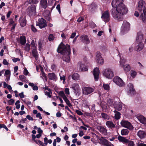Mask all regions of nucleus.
<instances>
[{"label": "nucleus", "instance_id": "1", "mask_svg": "<svg viewBox=\"0 0 146 146\" xmlns=\"http://www.w3.org/2000/svg\"><path fill=\"white\" fill-rule=\"evenodd\" d=\"M124 0H113L111 5L113 8L111 11L112 17L116 21L123 19V16L128 12L126 6L123 3Z\"/></svg>", "mask_w": 146, "mask_h": 146}, {"label": "nucleus", "instance_id": "2", "mask_svg": "<svg viewBox=\"0 0 146 146\" xmlns=\"http://www.w3.org/2000/svg\"><path fill=\"white\" fill-rule=\"evenodd\" d=\"M57 50L58 53L63 54V59L64 61L67 62H69L70 52V46L69 45L66 44L65 46L63 44L61 43L59 45Z\"/></svg>", "mask_w": 146, "mask_h": 146}, {"label": "nucleus", "instance_id": "3", "mask_svg": "<svg viewBox=\"0 0 146 146\" xmlns=\"http://www.w3.org/2000/svg\"><path fill=\"white\" fill-rule=\"evenodd\" d=\"M137 8L139 12L141 19L143 22L146 23V4L143 0H139L137 4Z\"/></svg>", "mask_w": 146, "mask_h": 146}, {"label": "nucleus", "instance_id": "4", "mask_svg": "<svg viewBox=\"0 0 146 146\" xmlns=\"http://www.w3.org/2000/svg\"><path fill=\"white\" fill-rule=\"evenodd\" d=\"M103 74L106 78L111 79L114 76L113 70L110 68L105 69L103 72Z\"/></svg>", "mask_w": 146, "mask_h": 146}, {"label": "nucleus", "instance_id": "5", "mask_svg": "<svg viewBox=\"0 0 146 146\" xmlns=\"http://www.w3.org/2000/svg\"><path fill=\"white\" fill-rule=\"evenodd\" d=\"M130 28L129 23L126 21H123L121 28V34L123 35L125 33H127L129 30Z\"/></svg>", "mask_w": 146, "mask_h": 146}, {"label": "nucleus", "instance_id": "6", "mask_svg": "<svg viewBox=\"0 0 146 146\" xmlns=\"http://www.w3.org/2000/svg\"><path fill=\"white\" fill-rule=\"evenodd\" d=\"M36 6L35 5L30 6L27 9L28 14L30 16L35 15L36 13Z\"/></svg>", "mask_w": 146, "mask_h": 146}, {"label": "nucleus", "instance_id": "7", "mask_svg": "<svg viewBox=\"0 0 146 146\" xmlns=\"http://www.w3.org/2000/svg\"><path fill=\"white\" fill-rule=\"evenodd\" d=\"M113 82L119 86L122 87L125 85V83L122 79L117 76H115L113 79Z\"/></svg>", "mask_w": 146, "mask_h": 146}, {"label": "nucleus", "instance_id": "8", "mask_svg": "<svg viewBox=\"0 0 146 146\" xmlns=\"http://www.w3.org/2000/svg\"><path fill=\"white\" fill-rule=\"evenodd\" d=\"M94 89L91 87H85L82 89V93L83 95H88L94 92Z\"/></svg>", "mask_w": 146, "mask_h": 146}, {"label": "nucleus", "instance_id": "9", "mask_svg": "<svg viewBox=\"0 0 146 146\" xmlns=\"http://www.w3.org/2000/svg\"><path fill=\"white\" fill-rule=\"evenodd\" d=\"M121 124L123 127H125L130 130H132L133 128L131 123L127 121H122L121 122Z\"/></svg>", "mask_w": 146, "mask_h": 146}, {"label": "nucleus", "instance_id": "10", "mask_svg": "<svg viewBox=\"0 0 146 146\" xmlns=\"http://www.w3.org/2000/svg\"><path fill=\"white\" fill-rule=\"evenodd\" d=\"M38 22L36 23V26H38L40 29L45 27L47 26L46 21L41 18L38 20Z\"/></svg>", "mask_w": 146, "mask_h": 146}, {"label": "nucleus", "instance_id": "11", "mask_svg": "<svg viewBox=\"0 0 146 146\" xmlns=\"http://www.w3.org/2000/svg\"><path fill=\"white\" fill-rule=\"evenodd\" d=\"M101 18L106 22H108L110 18V15L109 12L108 11H104L102 14Z\"/></svg>", "mask_w": 146, "mask_h": 146}, {"label": "nucleus", "instance_id": "12", "mask_svg": "<svg viewBox=\"0 0 146 146\" xmlns=\"http://www.w3.org/2000/svg\"><path fill=\"white\" fill-rule=\"evenodd\" d=\"M73 90L74 92L76 95H79L81 93L80 88L78 84H73L72 87Z\"/></svg>", "mask_w": 146, "mask_h": 146}, {"label": "nucleus", "instance_id": "13", "mask_svg": "<svg viewBox=\"0 0 146 146\" xmlns=\"http://www.w3.org/2000/svg\"><path fill=\"white\" fill-rule=\"evenodd\" d=\"M144 45L142 42H137L135 45V49L137 51H140L143 48Z\"/></svg>", "mask_w": 146, "mask_h": 146}, {"label": "nucleus", "instance_id": "14", "mask_svg": "<svg viewBox=\"0 0 146 146\" xmlns=\"http://www.w3.org/2000/svg\"><path fill=\"white\" fill-rule=\"evenodd\" d=\"M123 105L121 103L115 102L113 104V106L116 110L120 111L122 109Z\"/></svg>", "mask_w": 146, "mask_h": 146}, {"label": "nucleus", "instance_id": "15", "mask_svg": "<svg viewBox=\"0 0 146 146\" xmlns=\"http://www.w3.org/2000/svg\"><path fill=\"white\" fill-rule=\"evenodd\" d=\"M99 73L100 71L99 68L97 67L95 68L93 71V74L94 79L96 81L98 80Z\"/></svg>", "mask_w": 146, "mask_h": 146}, {"label": "nucleus", "instance_id": "16", "mask_svg": "<svg viewBox=\"0 0 146 146\" xmlns=\"http://www.w3.org/2000/svg\"><path fill=\"white\" fill-rule=\"evenodd\" d=\"M80 40L86 44H88L90 42V39L87 35H83L81 36Z\"/></svg>", "mask_w": 146, "mask_h": 146}, {"label": "nucleus", "instance_id": "17", "mask_svg": "<svg viewBox=\"0 0 146 146\" xmlns=\"http://www.w3.org/2000/svg\"><path fill=\"white\" fill-rule=\"evenodd\" d=\"M48 76L49 79L54 81H56L57 79L56 75L53 73H49Z\"/></svg>", "mask_w": 146, "mask_h": 146}, {"label": "nucleus", "instance_id": "18", "mask_svg": "<svg viewBox=\"0 0 146 146\" xmlns=\"http://www.w3.org/2000/svg\"><path fill=\"white\" fill-rule=\"evenodd\" d=\"M137 118L139 121L141 123L146 124V118L142 115H139L137 116Z\"/></svg>", "mask_w": 146, "mask_h": 146}, {"label": "nucleus", "instance_id": "19", "mask_svg": "<svg viewBox=\"0 0 146 146\" xmlns=\"http://www.w3.org/2000/svg\"><path fill=\"white\" fill-rule=\"evenodd\" d=\"M20 25L22 27L25 26L26 24V21L25 18L24 16H21L19 20Z\"/></svg>", "mask_w": 146, "mask_h": 146}, {"label": "nucleus", "instance_id": "20", "mask_svg": "<svg viewBox=\"0 0 146 146\" xmlns=\"http://www.w3.org/2000/svg\"><path fill=\"white\" fill-rule=\"evenodd\" d=\"M40 6L42 8L45 9L48 6V3L46 0H40Z\"/></svg>", "mask_w": 146, "mask_h": 146}, {"label": "nucleus", "instance_id": "21", "mask_svg": "<svg viewBox=\"0 0 146 146\" xmlns=\"http://www.w3.org/2000/svg\"><path fill=\"white\" fill-rule=\"evenodd\" d=\"M143 39V35L142 33L139 32L137 33L136 37V42H142V41Z\"/></svg>", "mask_w": 146, "mask_h": 146}, {"label": "nucleus", "instance_id": "22", "mask_svg": "<svg viewBox=\"0 0 146 146\" xmlns=\"http://www.w3.org/2000/svg\"><path fill=\"white\" fill-rule=\"evenodd\" d=\"M98 129L104 135L107 134V130L106 128L101 126H98Z\"/></svg>", "mask_w": 146, "mask_h": 146}, {"label": "nucleus", "instance_id": "23", "mask_svg": "<svg viewBox=\"0 0 146 146\" xmlns=\"http://www.w3.org/2000/svg\"><path fill=\"white\" fill-rule=\"evenodd\" d=\"M137 135L141 139L145 137L146 136V133L143 131L139 130L137 133Z\"/></svg>", "mask_w": 146, "mask_h": 146}, {"label": "nucleus", "instance_id": "24", "mask_svg": "<svg viewBox=\"0 0 146 146\" xmlns=\"http://www.w3.org/2000/svg\"><path fill=\"white\" fill-rule=\"evenodd\" d=\"M78 66L80 68V70H82L83 71H86L88 70L86 66L81 62H78Z\"/></svg>", "mask_w": 146, "mask_h": 146}, {"label": "nucleus", "instance_id": "25", "mask_svg": "<svg viewBox=\"0 0 146 146\" xmlns=\"http://www.w3.org/2000/svg\"><path fill=\"white\" fill-rule=\"evenodd\" d=\"M45 95L48 96V97H51L52 94L51 90L48 88H45L44 91Z\"/></svg>", "mask_w": 146, "mask_h": 146}, {"label": "nucleus", "instance_id": "26", "mask_svg": "<svg viewBox=\"0 0 146 146\" xmlns=\"http://www.w3.org/2000/svg\"><path fill=\"white\" fill-rule=\"evenodd\" d=\"M106 125L109 128L112 129L115 127V125L111 121H108L106 123Z\"/></svg>", "mask_w": 146, "mask_h": 146}, {"label": "nucleus", "instance_id": "27", "mask_svg": "<svg viewBox=\"0 0 146 146\" xmlns=\"http://www.w3.org/2000/svg\"><path fill=\"white\" fill-rule=\"evenodd\" d=\"M119 141L120 142H122L124 143H127L128 142V139H126L125 137L119 136L117 137Z\"/></svg>", "mask_w": 146, "mask_h": 146}, {"label": "nucleus", "instance_id": "28", "mask_svg": "<svg viewBox=\"0 0 146 146\" xmlns=\"http://www.w3.org/2000/svg\"><path fill=\"white\" fill-rule=\"evenodd\" d=\"M128 87L129 88V92L131 94H133L135 92V90L133 89V85L131 83H129L128 85Z\"/></svg>", "mask_w": 146, "mask_h": 146}, {"label": "nucleus", "instance_id": "29", "mask_svg": "<svg viewBox=\"0 0 146 146\" xmlns=\"http://www.w3.org/2000/svg\"><path fill=\"white\" fill-rule=\"evenodd\" d=\"M20 41L22 45H24L26 42L25 37L23 36H21L20 38Z\"/></svg>", "mask_w": 146, "mask_h": 146}, {"label": "nucleus", "instance_id": "30", "mask_svg": "<svg viewBox=\"0 0 146 146\" xmlns=\"http://www.w3.org/2000/svg\"><path fill=\"white\" fill-rule=\"evenodd\" d=\"M113 112L115 113L114 117L115 119H119L120 118V115H121L120 113L116 110L114 111Z\"/></svg>", "mask_w": 146, "mask_h": 146}, {"label": "nucleus", "instance_id": "31", "mask_svg": "<svg viewBox=\"0 0 146 146\" xmlns=\"http://www.w3.org/2000/svg\"><path fill=\"white\" fill-rule=\"evenodd\" d=\"M96 61L99 64L102 65L104 63V60L102 57L96 58Z\"/></svg>", "mask_w": 146, "mask_h": 146}, {"label": "nucleus", "instance_id": "32", "mask_svg": "<svg viewBox=\"0 0 146 146\" xmlns=\"http://www.w3.org/2000/svg\"><path fill=\"white\" fill-rule=\"evenodd\" d=\"M129 132V131L127 129H123L121 131V135H128Z\"/></svg>", "mask_w": 146, "mask_h": 146}, {"label": "nucleus", "instance_id": "33", "mask_svg": "<svg viewBox=\"0 0 146 146\" xmlns=\"http://www.w3.org/2000/svg\"><path fill=\"white\" fill-rule=\"evenodd\" d=\"M72 78L74 80H78L79 79V76L77 73H75L72 76Z\"/></svg>", "mask_w": 146, "mask_h": 146}, {"label": "nucleus", "instance_id": "34", "mask_svg": "<svg viewBox=\"0 0 146 146\" xmlns=\"http://www.w3.org/2000/svg\"><path fill=\"white\" fill-rule=\"evenodd\" d=\"M39 2L38 0H29V3L30 4H36Z\"/></svg>", "mask_w": 146, "mask_h": 146}, {"label": "nucleus", "instance_id": "35", "mask_svg": "<svg viewBox=\"0 0 146 146\" xmlns=\"http://www.w3.org/2000/svg\"><path fill=\"white\" fill-rule=\"evenodd\" d=\"M124 70L126 71H129L130 70V66L128 64H126L123 66Z\"/></svg>", "mask_w": 146, "mask_h": 146}, {"label": "nucleus", "instance_id": "36", "mask_svg": "<svg viewBox=\"0 0 146 146\" xmlns=\"http://www.w3.org/2000/svg\"><path fill=\"white\" fill-rule=\"evenodd\" d=\"M32 53L33 56H34L36 58H38V54L36 50V49H33Z\"/></svg>", "mask_w": 146, "mask_h": 146}, {"label": "nucleus", "instance_id": "37", "mask_svg": "<svg viewBox=\"0 0 146 146\" xmlns=\"http://www.w3.org/2000/svg\"><path fill=\"white\" fill-rule=\"evenodd\" d=\"M101 115L102 117L105 119L108 120L110 118V116L105 113H102L101 114Z\"/></svg>", "mask_w": 146, "mask_h": 146}, {"label": "nucleus", "instance_id": "38", "mask_svg": "<svg viewBox=\"0 0 146 146\" xmlns=\"http://www.w3.org/2000/svg\"><path fill=\"white\" fill-rule=\"evenodd\" d=\"M63 100L65 101L66 104L69 106V107H70L72 106V105L66 97L64 98Z\"/></svg>", "mask_w": 146, "mask_h": 146}, {"label": "nucleus", "instance_id": "39", "mask_svg": "<svg viewBox=\"0 0 146 146\" xmlns=\"http://www.w3.org/2000/svg\"><path fill=\"white\" fill-rule=\"evenodd\" d=\"M40 77L42 78V79H46V74L42 70H41V73L40 74Z\"/></svg>", "mask_w": 146, "mask_h": 146}, {"label": "nucleus", "instance_id": "40", "mask_svg": "<svg viewBox=\"0 0 146 146\" xmlns=\"http://www.w3.org/2000/svg\"><path fill=\"white\" fill-rule=\"evenodd\" d=\"M59 95L64 99L66 97L63 91H60L59 92Z\"/></svg>", "mask_w": 146, "mask_h": 146}, {"label": "nucleus", "instance_id": "41", "mask_svg": "<svg viewBox=\"0 0 146 146\" xmlns=\"http://www.w3.org/2000/svg\"><path fill=\"white\" fill-rule=\"evenodd\" d=\"M127 143H128V146H135L134 143L132 141H129L128 140V142Z\"/></svg>", "mask_w": 146, "mask_h": 146}, {"label": "nucleus", "instance_id": "42", "mask_svg": "<svg viewBox=\"0 0 146 146\" xmlns=\"http://www.w3.org/2000/svg\"><path fill=\"white\" fill-rule=\"evenodd\" d=\"M103 87L104 89L107 90H109L110 86L109 85L104 84L103 85Z\"/></svg>", "mask_w": 146, "mask_h": 146}, {"label": "nucleus", "instance_id": "43", "mask_svg": "<svg viewBox=\"0 0 146 146\" xmlns=\"http://www.w3.org/2000/svg\"><path fill=\"white\" fill-rule=\"evenodd\" d=\"M137 74L136 72L134 71L131 70V76L133 78H134Z\"/></svg>", "mask_w": 146, "mask_h": 146}, {"label": "nucleus", "instance_id": "44", "mask_svg": "<svg viewBox=\"0 0 146 146\" xmlns=\"http://www.w3.org/2000/svg\"><path fill=\"white\" fill-rule=\"evenodd\" d=\"M101 53L99 51H98L96 53V58H99L102 57Z\"/></svg>", "mask_w": 146, "mask_h": 146}, {"label": "nucleus", "instance_id": "45", "mask_svg": "<svg viewBox=\"0 0 146 146\" xmlns=\"http://www.w3.org/2000/svg\"><path fill=\"white\" fill-rule=\"evenodd\" d=\"M31 46L32 47H34L33 49H36V46L35 42L34 40H33L31 42Z\"/></svg>", "mask_w": 146, "mask_h": 146}, {"label": "nucleus", "instance_id": "46", "mask_svg": "<svg viewBox=\"0 0 146 146\" xmlns=\"http://www.w3.org/2000/svg\"><path fill=\"white\" fill-rule=\"evenodd\" d=\"M48 39L49 41L52 40L54 39V36L52 34H50L48 36Z\"/></svg>", "mask_w": 146, "mask_h": 146}, {"label": "nucleus", "instance_id": "47", "mask_svg": "<svg viewBox=\"0 0 146 146\" xmlns=\"http://www.w3.org/2000/svg\"><path fill=\"white\" fill-rule=\"evenodd\" d=\"M14 100L13 99H11L8 102L9 105H13L14 104Z\"/></svg>", "mask_w": 146, "mask_h": 146}, {"label": "nucleus", "instance_id": "48", "mask_svg": "<svg viewBox=\"0 0 146 146\" xmlns=\"http://www.w3.org/2000/svg\"><path fill=\"white\" fill-rule=\"evenodd\" d=\"M9 75H10V71L9 70H5V76H7Z\"/></svg>", "mask_w": 146, "mask_h": 146}, {"label": "nucleus", "instance_id": "49", "mask_svg": "<svg viewBox=\"0 0 146 146\" xmlns=\"http://www.w3.org/2000/svg\"><path fill=\"white\" fill-rule=\"evenodd\" d=\"M60 79L61 80H62L63 81V83H64V82L66 80V78L65 76L64 75L62 76H60Z\"/></svg>", "mask_w": 146, "mask_h": 146}, {"label": "nucleus", "instance_id": "50", "mask_svg": "<svg viewBox=\"0 0 146 146\" xmlns=\"http://www.w3.org/2000/svg\"><path fill=\"white\" fill-rule=\"evenodd\" d=\"M31 29L34 32H37V30L36 29L35 27L33 25H32L31 26Z\"/></svg>", "mask_w": 146, "mask_h": 146}, {"label": "nucleus", "instance_id": "51", "mask_svg": "<svg viewBox=\"0 0 146 146\" xmlns=\"http://www.w3.org/2000/svg\"><path fill=\"white\" fill-rule=\"evenodd\" d=\"M19 78L21 81H23V80L25 79L26 77L23 75H21L19 76Z\"/></svg>", "mask_w": 146, "mask_h": 146}, {"label": "nucleus", "instance_id": "52", "mask_svg": "<svg viewBox=\"0 0 146 146\" xmlns=\"http://www.w3.org/2000/svg\"><path fill=\"white\" fill-rule=\"evenodd\" d=\"M64 130L62 129L61 130V132L63 133L64 132H65L67 131L68 130V128L66 127H64Z\"/></svg>", "mask_w": 146, "mask_h": 146}, {"label": "nucleus", "instance_id": "53", "mask_svg": "<svg viewBox=\"0 0 146 146\" xmlns=\"http://www.w3.org/2000/svg\"><path fill=\"white\" fill-rule=\"evenodd\" d=\"M12 60L14 62H16L17 61H19L20 60V59L19 58H17L13 59Z\"/></svg>", "mask_w": 146, "mask_h": 146}, {"label": "nucleus", "instance_id": "54", "mask_svg": "<svg viewBox=\"0 0 146 146\" xmlns=\"http://www.w3.org/2000/svg\"><path fill=\"white\" fill-rule=\"evenodd\" d=\"M3 64L5 65H8L9 64V63L5 59H4L3 60Z\"/></svg>", "mask_w": 146, "mask_h": 146}, {"label": "nucleus", "instance_id": "55", "mask_svg": "<svg viewBox=\"0 0 146 146\" xmlns=\"http://www.w3.org/2000/svg\"><path fill=\"white\" fill-rule=\"evenodd\" d=\"M56 9L58 10V12L60 13L61 11H60V5L59 4H58L57 5Z\"/></svg>", "mask_w": 146, "mask_h": 146}, {"label": "nucleus", "instance_id": "56", "mask_svg": "<svg viewBox=\"0 0 146 146\" xmlns=\"http://www.w3.org/2000/svg\"><path fill=\"white\" fill-rule=\"evenodd\" d=\"M42 44L41 41L38 42V50L40 51H41V50Z\"/></svg>", "mask_w": 146, "mask_h": 146}, {"label": "nucleus", "instance_id": "57", "mask_svg": "<svg viewBox=\"0 0 146 146\" xmlns=\"http://www.w3.org/2000/svg\"><path fill=\"white\" fill-rule=\"evenodd\" d=\"M28 73L29 72H28L27 70L26 69V68L25 69L23 72L24 74L26 76L28 74Z\"/></svg>", "mask_w": 146, "mask_h": 146}, {"label": "nucleus", "instance_id": "58", "mask_svg": "<svg viewBox=\"0 0 146 146\" xmlns=\"http://www.w3.org/2000/svg\"><path fill=\"white\" fill-rule=\"evenodd\" d=\"M137 145V146H146V144L142 143H138Z\"/></svg>", "mask_w": 146, "mask_h": 146}, {"label": "nucleus", "instance_id": "59", "mask_svg": "<svg viewBox=\"0 0 146 146\" xmlns=\"http://www.w3.org/2000/svg\"><path fill=\"white\" fill-rule=\"evenodd\" d=\"M25 49L26 50L29 51L30 50V45L29 44H27Z\"/></svg>", "mask_w": 146, "mask_h": 146}, {"label": "nucleus", "instance_id": "60", "mask_svg": "<svg viewBox=\"0 0 146 146\" xmlns=\"http://www.w3.org/2000/svg\"><path fill=\"white\" fill-rule=\"evenodd\" d=\"M65 92L66 94L68 95L69 94V90L68 88H65Z\"/></svg>", "mask_w": 146, "mask_h": 146}, {"label": "nucleus", "instance_id": "61", "mask_svg": "<svg viewBox=\"0 0 146 146\" xmlns=\"http://www.w3.org/2000/svg\"><path fill=\"white\" fill-rule=\"evenodd\" d=\"M27 118L29 120L33 121V118L29 115H28L26 116Z\"/></svg>", "mask_w": 146, "mask_h": 146}, {"label": "nucleus", "instance_id": "62", "mask_svg": "<svg viewBox=\"0 0 146 146\" xmlns=\"http://www.w3.org/2000/svg\"><path fill=\"white\" fill-rule=\"evenodd\" d=\"M84 20V19L83 17H80L78 18L77 21L78 22H80Z\"/></svg>", "mask_w": 146, "mask_h": 146}, {"label": "nucleus", "instance_id": "63", "mask_svg": "<svg viewBox=\"0 0 146 146\" xmlns=\"http://www.w3.org/2000/svg\"><path fill=\"white\" fill-rule=\"evenodd\" d=\"M76 112L79 115H82L83 114V113L80 111L78 110H76Z\"/></svg>", "mask_w": 146, "mask_h": 146}, {"label": "nucleus", "instance_id": "64", "mask_svg": "<svg viewBox=\"0 0 146 146\" xmlns=\"http://www.w3.org/2000/svg\"><path fill=\"white\" fill-rule=\"evenodd\" d=\"M51 68L52 70H54L56 69V66L54 64H52L51 66Z\"/></svg>", "mask_w": 146, "mask_h": 146}]
</instances>
